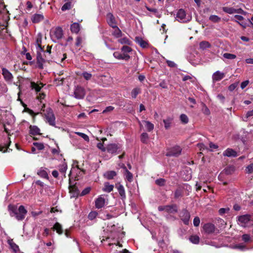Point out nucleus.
Here are the masks:
<instances>
[{
  "label": "nucleus",
  "instance_id": "obj_59",
  "mask_svg": "<svg viewBox=\"0 0 253 253\" xmlns=\"http://www.w3.org/2000/svg\"><path fill=\"white\" fill-rule=\"evenodd\" d=\"M77 134L79 136L82 137L84 140L87 141H89V137L85 133L78 132H77Z\"/></svg>",
  "mask_w": 253,
  "mask_h": 253
},
{
  "label": "nucleus",
  "instance_id": "obj_2",
  "mask_svg": "<svg viewBox=\"0 0 253 253\" xmlns=\"http://www.w3.org/2000/svg\"><path fill=\"white\" fill-rule=\"evenodd\" d=\"M50 36L52 41L55 42L56 40L61 39L63 36V31L60 27L52 29L50 32Z\"/></svg>",
  "mask_w": 253,
  "mask_h": 253
},
{
  "label": "nucleus",
  "instance_id": "obj_37",
  "mask_svg": "<svg viewBox=\"0 0 253 253\" xmlns=\"http://www.w3.org/2000/svg\"><path fill=\"white\" fill-rule=\"evenodd\" d=\"M141 93V89L139 87L133 88L131 92V95L132 98H136L137 95Z\"/></svg>",
  "mask_w": 253,
  "mask_h": 253
},
{
  "label": "nucleus",
  "instance_id": "obj_62",
  "mask_svg": "<svg viewBox=\"0 0 253 253\" xmlns=\"http://www.w3.org/2000/svg\"><path fill=\"white\" fill-rule=\"evenodd\" d=\"M200 223V218L198 216L195 217L193 220V224L195 227L199 226Z\"/></svg>",
  "mask_w": 253,
  "mask_h": 253
},
{
  "label": "nucleus",
  "instance_id": "obj_49",
  "mask_svg": "<svg viewBox=\"0 0 253 253\" xmlns=\"http://www.w3.org/2000/svg\"><path fill=\"white\" fill-rule=\"evenodd\" d=\"M163 122L165 124V128L166 129H168L170 126V124L171 123V119L170 118H168L166 120H164Z\"/></svg>",
  "mask_w": 253,
  "mask_h": 253
},
{
  "label": "nucleus",
  "instance_id": "obj_11",
  "mask_svg": "<svg viewBox=\"0 0 253 253\" xmlns=\"http://www.w3.org/2000/svg\"><path fill=\"white\" fill-rule=\"evenodd\" d=\"M203 228L204 231L208 234L213 233L215 229L214 225L211 223H207L205 224Z\"/></svg>",
  "mask_w": 253,
  "mask_h": 253
},
{
  "label": "nucleus",
  "instance_id": "obj_41",
  "mask_svg": "<svg viewBox=\"0 0 253 253\" xmlns=\"http://www.w3.org/2000/svg\"><path fill=\"white\" fill-rule=\"evenodd\" d=\"M145 123V127L148 131H151L154 128V126L153 124L149 121H144Z\"/></svg>",
  "mask_w": 253,
  "mask_h": 253
},
{
  "label": "nucleus",
  "instance_id": "obj_56",
  "mask_svg": "<svg viewBox=\"0 0 253 253\" xmlns=\"http://www.w3.org/2000/svg\"><path fill=\"white\" fill-rule=\"evenodd\" d=\"M33 145L39 150H42L44 148L43 144L42 143L34 142Z\"/></svg>",
  "mask_w": 253,
  "mask_h": 253
},
{
  "label": "nucleus",
  "instance_id": "obj_1",
  "mask_svg": "<svg viewBox=\"0 0 253 253\" xmlns=\"http://www.w3.org/2000/svg\"><path fill=\"white\" fill-rule=\"evenodd\" d=\"M8 210L11 216H15L18 220H22L27 213V211L25 207L21 205L17 209V206L10 204L8 206Z\"/></svg>",
  "mask_w": 253,
  "mask_h": 253
},
{
  "label": "nucleus",
  "instance_id": "obj_6",
  "mask_svg": "<svg viewBox=\"0 0 253 253\" xmlns=\"http://www.w3.org/2000/svg\"><path fill=\"white\" fill-rule=\"evenodd\" d=\"M238 220L241 223L244 224L248 223L252 224L253 223V215L247 214L239 216L238 217Z\"/></svg>",
  "mask_w": 253,
  "mask_h": 253
},
{
  "label": "nucleus",
  "instance_id": "obj_10",
  "mask_svg": "<svg viewBox=\"0 0 253 253\" xmlns=\"http://www.w3.org/2000/svg\"><path fill=\"white\" fill-rule=\"evenodd\" d=\"M106 21L111 27H114L117 25V22L113 14L109 12L106 15Z\"/></svg>",
  "mask_w": 253,
  "mask_h": 253
},
{
  "label": "nucleus",
  "instance_id": "obj_60",
  "mask_svg": "<svg viewBox=\"0 0 253 253\" xmlns=\"http://www.w3.org/2000/svg\"><path fill=\"white\" fill-rule=\"evenodd\" d=\"M97 147L98 149L101 150L102 152H105L106 151V147H105L104 146V143L102 142H99L97 143Z\"/></svg>",
  "mask_w": 253,
  "mask_h": 253
},
{
  "label": "nucleus",
  "instance_id": "obj_48",
  "mask_svg": "<svg viewBox=\"0 0 253 253\" xmlns=\"http://www.w3.org/2000/svg\"><path fill=\"white\" fill-rule=\"evenodd\" d=\"M148 139V134L146 132H143L141 134L140 140L143 143H146Z\"/></svg>",
  "mask_w": 253,
  "mask_h": 253
},
{
  "label": "nucleus",
  "instance_id": "obj_31",
  "mask_svg": "<svg viewBox=\"0 0 253 253\" xmlns=\"http://www.w3.org/2000/svg\"><path fill=\"white\" fill-rule=\"evenodd\" d=\"M118 191L121 197L122 200L125 199L126 198L125 190L124 186L122 185H120L118 187Z\"/></svg>",
  "mask_w": 253,
  "mask_h": 253
},
{
  "label": "nucleus",
  "instance_id": "obj_21",
  "mask_svg": "<svg viewBox=\"0 0 253 253\" xmlns=\"http://www.w3.org/2000/svg\"><path fill=\"white\" fill-rule=\"evenodd\" d=\"M29 128L30 133L31 135H36L41 134V133H40V129L37 126L31 125L29 126Z\"/></svg>",
  "mask_w": 253,
  "mask_h": 253
},
{
  "label": "nucleus",
  "instance_id": "obj_20",
  "mask_svg": "<svg viewBox=\"0 0 253 253\" xmlns=\"http://www.w3.org/2000/svg\"><path fill=\"white\" fill-rule=\"evenodd\" d=\"M135 41L137 43H138L141 47L143 48H146L148 45V42L146 41L143 40L141 37H135Z\"/></svg>",
  "mask_w": 253,
  "mask_h": 253
},
{
  "label": "nucleus",
  "instance_id": "obj_9",
  "mask_svg": "<svg viewBox=\"0 0 253 253\" xmlns=\"http://www.w3.org/2000/svg\"><path fill=\"white\" fill-rule=\"evenodd\" d=\"M1 71L4 80L8 83L11 82L13 79L12 74L5 68H2Z\"/></svg>",
  "mask_w": 253,
  "mask_h": 253
},
{
  "label": "nucleus",
  "instance_id": "obj_42",
  "mask_svg": "<svg viewBox=\"0 0 253 253\" xmlns=\"http://www.w3.org/2000/svg\"><path fill=\"white\" fill-rule=\"evenodd\" d=\"M209 20L213 23H218L220 21L221 18L217 15H211L210 16Z\"/></svg>",
  "mask_w": 253,
  "mask_h": 253
},
{
  "label": "nucleus",
  "instance_id": "obj_43",
  "mask_svg": "<svg viewBox=\"0 0 253 253\" xmlns=\"http://www.w3.org/2000/svg\"><path fill=\"white\" fill-rule=\"evenodd\" d=\"M9 143L8 144L5 145V146L0 145V151L5 153V152L8 151V149H9V150H11V151L12 150L11 149L9 148V146L11 143V141L10 140L9 138Z\"/></svg>",
  "mask_w": 253,
  "mask_h": 253
},
{
  "label": "nucleus",
  "instance_id": "obj_24",
  "mask_svg": "<svg viewBox=\"0 0 253 253\" xmlns=\"http://www.w3.org/2000/svg\"><path fill=\"white\" fill-rule=\"evenodd\" d=\"M43 18V16L42 14H35L32 18V21L34 23H38L42 21Z\"/></svg>",
  "mask_w": 253,
  "mask_h": 253
},
{
  "label": "nucleus",
  "instance_id": "obj_23",
  "mask_svg": "<svg viewBox=\"0 0 253 253\" xmlns=\"http://www.w3.org/2000/svg\"><path fill=\"white\" fill-rule=\"evenodd\" d=\"M45 169H43L42 168H41L40 169L38 170L37 172V174L42 178L48 179V175L47 172L45 170Z\"/></svg>",
  "mask_w": 253,
  "mask_h": 253
},
{
  "label": "nucleus",
  "instance_id": "obj_45",
  "mask_svg": "<svg viewBox=\"0 0 253 253\" xmlns=\"http://www.w3.org/2000/svg\"><path fill=\"white\" fill-rule=\"evenodd\" d=\"M166 180L164 178H159L155 180V183L159 186H164L165 185Z\"/></svg>",
  "mask_w": 253,
  "mask_h": 253
},
{
  "label": "nucleus",
  "instance_id": "obj_29",
  "mask_svg": "<svg viewBox=\"0 0 253 253\" xmlns=\"http://www.w3.org/2000/svg\"><path fill=\"white\" fill-rule=\"evenodd\" d=\"M117 173L114 170H110L106 172L104 175L107 179H112L114 177L116 176Z\"/></svg>",
  "mask_w": 253,
  "mask_h": 253
},
{
  "label": "nucleus",
  "instance_id": "obj_3",
  "mask_svg": "<svg viewBox=\"0 0 253 253\" xmlns=\"http://www.w3.org/2000/svg\"><path fill=\"white\" fill-rule=\"evenodd\" d=\"M182 149L178 145H175L167 150L166 156L167 157H177L181 154Z\"/></svg>",
  "mask_w": 253,
  "mask_h": 253
},
{
  "label": "nucleus",
  "instance_id": "obj_27",
  "mask_svg": "<svg viewBox=\"0 0 253 253\" xmlns=\"http://www.w3.org/2000/svg\"><path fill=\"white\" fill-rule=\"evenodd\" d=\"M235 170V168L233 165H230L226 167L223 170V172L226 175L232 174Z\"/></svg>",
  "mask_w": 253,
  "mask_h": 253
},
{
  "label": "nucleus",
  "instance_id": "obj_64",
  "mask_svg": "<svg viewBox=\"0 0 253 253\" xmlns=\"http://www.w3.org/2000/svg\"><path fill=\"white\" fill-rule=\"evenodd\" d=\"M247 172L248 173H252L253 171V163L248 165L246 168Z\"/></svg>",
  "mask_w": 253,
  "mask_h": 253
},
{
  "label": "nucleus",
  "instance_id": "obj_34",
  "mask_svg": "<svg viewBox=\"0 0 253 253\" xmlns=\"http://www.w3.org/2000/svg\"><path fill=\"white\" fill-rule=\"evenodd\" d=\"M123 169L126 171V178L129 182H131L133 180V175L129 170H128L126 166H124Z\"/></svg>",
  "mask_w": 253,
  "mask_h": 253
},
{
  "label": "nucleus",
  "instance_id": "obj_17",
  "mask_svg": "<svg viewBox=\"0 0 253 253\" xmlns=\"http://www.w3.org/2000/svg\"><path fill=\"white\" fill-rule=\"evenodd\" d=\"M178 211V207L176 204L166 205V212L169 213H174Z\"/></svg>",
  "mask_w": 253,
  "mask_h": 253
},
{
  "label": "nucleus",
  "instance_id": "obj_19",
  "mask_svg": "<svg viewBox=\"0 0 253 253\" xmlns=\"http://www.w3.org/2000/svg\"><path fill=\"white\" fill-rule=\"evenodd\" d=\"M53 231H56L59 235H62L64 233V230L61 224L59 222H56L51 228Z\"/></svg>",
  "mask_w": 253,
  "mask_h": 253
},
{
  "label": "nucleus",
  "instance_id": "obj_5",
  "mask_svg": "<svg viewBox=\"0 0 253 253\" xmlns=\"http://www.w3.org/2000/svg\"><path fill=\"white\" fill-rule=\"evenodd\" d=\"M179 216L180 218V219L182 221L185 225H189L190 218V214L187 210L186 209H182L180 211Z\"/></svg>",
  "mask_w": 253,
  "mask_h": 253
},
{
  "label": "nucleus",
  "instance_id": "obj_8",
  "mask_svg": "<svg viewBox=\"0 0 253 253\" xmlns=\"http://www.w3.org/2000/svg\"><path fill=\"white\" fill-rule=\"evenodd\" d=\"M75 97L78 99H82L84 98L85 95V91L84 87L77 85L74 90Z\"/></svg>",
  "mask_w": 253,
  "mask_h": 253
},
{
  "label": "nucleus",
  "instance_id": "obj_38",
  "mask_svg": "<svg viewBox=\"0 0 253 253\" xmlns=\"http://www.w3.org/2000/svg\"><path fill=\"white\" fill-rule=\"evenodd\" d=\"M235 8L233 7L224 6L222 7V10L227 13L232 14L235 13Z\"/></svg>",
  "mask_w": 253,
  "mask_h": 253
},
{
  "label": "nucleus",
  "instance_id": "obj_50",
  "mask_svg": "<svg viewBox=\"0 0 253 253\" xmlns=\"http://www.w3.org/2000/svg\"><path fill=\"white\" fill-rule=\"evenodd\" d=\"M121 50L123 52V54H127V53L132 51L131 48L127 45H124L122 47Z\"/></svg>",
  "mask_w": 253,
  "mask_h": 253
},
{
  "label": "nucleus",
  "instance_id": "obj_46",
  "mask_svg": "<svg viewBox=\"0 0 253 253\" xmlns=\"http://www.w3.org/2000/svg\"><path fill=\"white\" fill-rule=\"evenodd\" d=\"M45 118L55 116L52 109L50 108H47L46 110L45 113H44Z\"/></svg>",
  "mask_w": 253,
  "mask_h": 253
},
{
  "label": "nucleus",
  "instance_id": "obj_35",
  "mask_svg": "<svg viewBox=\"0 0 253 253\" xmlns=\"http://www.w3.org/2000/svg\"><path fill=\"white\" fill-rule=\"evenodd\" d=\"M199 46L201 49L204 50L207 48H210L211 47V44L209 42L202 41L200 42Z\"/></svg>",
  "mask_w": 253,
  "mask_h": 253
},
{
  "label": "nucleus",
  "instance_id": "obj_40",
  "mask_svg": "<svg viewBox=\"0 0 253 253\" xmlns=\"http://www.w3.org/2000/svg\"><path fill=\"white\" fill-rule=\"evenodd\" d=\"M189 240L193 244H198L200 242V238L197 235H191L189 237Z\"/></svg>",
  "mask_w": 253,
  "mask_h": 253
},
{
  "label": "nucleus",
  "instance_id": "obj_61",
  "mask_svg": "<svg viewBox=\"0 0 253 253\" xmlns=\"http://www.w3.org/2000/svg\"><path fill=\"white\" fill-rule=\"evenodd\" d=\"M98 213L96 211H91L88 214V218L90 220H93L97 215Z\"/></svg>",
  "mask_w": 253,
  "mask_h": 253
},
{
  "label": "nucleus",
  "instance_id": "obj_52",
  "mask_svg": "<svg viewBox=\"0 0 253 253\" xmlns=\"http://www.w3.org/2000/svg\"><path fill=\"white\" fill-rule=\"evenodd\" d=\"M180 119L181 122L184 124L188 123L189 121V119L187 115L183 114L180 115Z\"/></svg>",
  "mask_w": 253,
  "mask_h": 253
},
{
  "label": "nucleus",
  "instance_id": "obj_33",
  "mask_svg": "<svg viewBox=\"0 0 253 253\" xmlns=\"http://www.w3.org/2000/svg\"><path fill=\"white\" fill-rule=\"evenodd\" d=\"M186 16L185 11L183 9H180L177 12L176 17L179 18L180 20H183Z\"/></svg>",
  "mask_w": 253,
  "mask_h": 253
},
{
  "label": "nucleus",
  "instance_id": "obj_51",
  "mask_svg": "<svg viewBox=\"0 0 253 253\" xmlns=\"http://www.w3.org/2000/svg\"><path fill=\"white\" fill-rule=\"evenodd\" d=\"M223 57L228 59H234L236 58V55L229 53H225L223 55Z\"/></svg>",
  "mask_w": 253,
  "mask_h": 253
},
{
  "label": "nucleus",
  "instance_id": "obj_28",
  "mask_svg": "<svg viewBox=\"0 0 253 253\" xmlns=\"http://www.w3.org/2000/svg\"><path fill=\"white\" fill-rule=\"evenodd\" d=\"M70 29L72 33L77 34L80 30V25L78 23L75 22L71 24Z\"/></svg>",
  "mask_w": 253,
  "mask_h": 253
},
{
  "label": "nucleus",
  "instance_id": "obj_26",
  "mask_svg": "<svg viewBox=\"0 0 253 253\" xmlns=\"http://www.w3.org/2000/svg\"><path fill=\"white\" fill-rule=\"evenodd\" d=\"M70 192L73 194L74 197H78L80 195V191L76 185L69 186Z\"/></svg>",
  "mask_w": 253,
  "mask_h": 253
},
{
  "label": "nucleus",
  "instance_id": "obj_54",
  "mask_svg": "<svg viewBox=\"0 0 253 253\" xmlns=\"http://www.w3.org/2000/svg\"><path fill=\"white\" fill-rule=\"evenodd\" d=\"M31 87L33 89H35L36 92H38L40 91L41 89V87L39 86L38 84L35 83V82H31Z\"/></svg>",
  "mask_w": 253,
  "mask_h": 253
},
{
  "label": "nucleus",
  "instance_id": "obj_55",
  "mask_svg": "<svg viewBox=\"0 0 253 253\" xmlns=\"http://www.w3.org/2000/svg\"><path fill=\"white\" fill-rule=\"evenodd\" d=\"M91 190V188L90 187H87L85 188L84 189L81 193H80L79 196H84V195H86L88 194Z\"/></svg>",
  "mask_w": 253,
  "mask_h": 253
},
{
  "label": "nucleus",
  "instance_id": "obj_47",
  "mask_svg": "<svg viewBox=\"0 0 253 253\" xmlns=\"http://www.w3.org/2000/svg\"><path fill=\"white\" fill-rule=\"evenodd\" d=\"M45 118L55 116L52 109L50 108H47L46 110L45 113H44Z\"/></svg>",
  "mask_w": 253,
  "mask_h": 253
},
{
  "label": "nucleus",
  "instance_id": "obj_58",
  "mask_svg": "<svg viewBox=\"0 0 253 253\" xmlns=\"http://www.w3.org/2000/svg\"><path fill=\"white\" fill-rule=\"evenodd\" d=\"M82 75L87 81L89 80L92 77V75L86 72H84Z\"/></svg>",
  "mask_w": 253,
  "mask_h": 253
},
{
  "label": "nucleus",
  "instance_id": "obj_16",
  "mask_svg": "<svg viewBox=\"0 0 253 253\" xmlns=\"http://www.w3.org/2000/svg\"><path fill=\"white\" fill-rule=\"evenodd\" d=\"M225 77V74L221 73L219 71H216L213 73L212 78L213 82H215L219 81Z\"/></svg>",
  "mask_w": 253,
  "mask_h": 253
},
{
  "label": "nucleus",
  "instance_id": "obj_32",
  "mask_svg": "<svg viewBox=\"0 0 253 253\" xmlns=\"http://www.w3.org/2000/svg\"><path fill=\"white\" fill-rule=\"evenodd\" d=\"M8 243L9 245L10 248L12 250L15 252L16 253L19 250V247L18 245H17L13 241L12 239L9 240L8 241Z\"/></svg>",
  "mask_w": 253,
  "mask_h": 253
},
{
  "label": "nucleus",
  "instance_id": "obj_15",
  "mask_svg": "<svg viewBox=\"0 0 253 253\" xmlns=\"http://www.w3.org/2000/svg\"><path fill=\"white\" fill-rule=\"evenodd\" d=\"M95 207L97 209H101L105 205V200L103 195L100 196L95 201Z\"/></svg>",
  "mask_w": 253,
  "mask_h": 253
},
{
  "label": "nucleus",
  "instance_id": "obj_53",
  "mask_svg": "<svg viewBox=\"0 0 253 253\" xmlns=\"http://www.w3.org/2000/svg\"><path fill=\"white\" fill-rule=\"evenodd\" d=\"M71 8V2H67L63 4V5L61 7V10L62 11H65L66 10H69Z\"/></svg>",
  "mask_w": 253,
  "mask_h": 253
},
{
  "label": "nucleus",
  "instance_id": "obj_36",
  "mask_svg": "<svg viewBox=\"0 0 253 253\" xmlns=\"http://www.w3.org/2000/svg\"><path fill=\"white\" fill-rule=\"evenodd\" d=\"M114 185H110L108 182H105L103 190L105 192H110L113 190Z\"/></svg>",
  "mask_w": 253,
  "mask_h": 253
},
{
  "label": "nucleus",
  "instance_id": "obj_30",
  "mask_svg": "<svg viewBox=\"0 0 253 253\" xmlns=\"http://www.w3.org/2000/svg\"><path fill=\"white\" fill-rule=\"evenodd\" d=\"M42 36L41 35V34H38L36 39V45H37L40 50H43L44 46H42Z\"/></svg>",
  "mask_w": 253,
  "mask_h": 253
},
{
  "label": "nucleus",
  "instance_id": "obj_44",
  "mask_svg": "<svg viewBox=\"0 0 253 253\" xmlns=\"http://www.w3.org/2000/svg\"><path fill=\"white\" fill-rule=\"evenodd\" d=\"M47 122L49 124V125L55 126V116L52 117H49L47 118H46Z\"/></svg>",
  "mask_w": 253,
  "mask_h": 253
},
{
  "label": "nucleus",
  "instance_id": "obj_12",
  "mask_svg": "<svg viewBox=\"0 0 253 253\" xmlns=\"http://www.w3.org/2000/svg\"><path fill=\"white\" fill-rule=\"evenodd\" d=\"M68 168V165L67 163L65 162V159H64L63 161L61 164L59 165L57 167L59 172L61 174L63 175V177H66V172Z\"/></svg>",
  "mask_w": 253,
  "mask_h": 253
},
{
  "label": "nucleus",
  "instance_id": "obj_57",
  "mask_svg": "<svg viewBox=\"0 0 253 253\" xmlns=\"http://www.w3.org/2000/svg\"><path fill=\"white\" fill-rule=\"evenodd\" d=\"M230 211V209L229 208H220L218 210V213L220 215H223L224 213L228 212Z\"/></svg>",
  "mask_w": 253,
  "mask_h": 253
},
{
  "label": "nucleus",
  "instance_id": "obj_22",
  "mask_svg": "<svg viewBox=\"0 0 253 253\" xmlns=\"http://www.w3.org/2000/svg\"><path fill=\"white\" fill-rule=\"evenodd\" d=\"M114 31L112 32V35L116 38H119L122 36V32L119 28L116 25L114 27H112Z\"/></svg>",
  "mask_w": 253,
  "mask_h": 253
},
{
  "label": "nucleus",
  "instance_id": "obj_4",
  "mask_svg": "<svg viewBox=\"0 0 253 253\" xmlns=\"http://www.w3.org/2000/svg\"><path fill=\"white\" fill-rule=\"evenodd\" d=\"M121 145L120 144L111 143L106 146V151L108 153L114 155L119 154L121 152Z\"/></svg>",
  "mask_w": 253,
  "mask_h": 253
},
{
  "label": "nucleus",
  "instance_id": "obj_7",
  "mask_svg": "<svg viewBox=\"0 0 253 253\" xmlns=\"http://www.w3.org/2000/svg\"><path fill=\"white\" fill-rule=\"evenodd\" d=\"M36 60L37 67L40 69H43V63L46 62H47L46 56L43 57L41 52L38 50Z\"/></svg>",
  "mask_w": 253,
  "mask_h": 253
},
{
  "label": "nucleus",
  "instance_id": "obj_13",
  "mask_svg": "<svg viewBox=\"0 0 253 253\" xmlns=\"http://www.w3.org/2000/svg\"><path fill=\"white\" fill-rule=\"evenodd\" d=\"M184 196V188L179 186L174 192V198L176 200L179 199Z\"/></svg>",
  "mask_w": 253,
  "mask_h": 253
},
{
  "label": "nucleus",
  "instance_id": "obj_39",
  "mask_svg": "<svg viewBox=\"0 0 253 253\" xmlns=\"http://www.w3.org/2000/svg\"><path fill=\"white\" fill-rule=\"evenodd\" d=\"M119 43L122 44H126V45H131V41H130L127 38L124 37L122 39H120L118 40Z\"/></svg>",
  "mask_w": 253,
  "mask_h": 253
},
{
  "label": "nucleus",
  "instance_id": "obj_18",
  "mask_svg": "<svg viewBox=\"0 0 253 253\" xmlns=\"http://www.w3.org/2000/svg\"><path fill=\"white\" fill-rule=\"evenodd\" d=\"M223 155L228 157H236L237 156L236 151L231 148H227L223 153Z\"/></svg>",
  "mask_w": 253,
  "mask_h": 253
},
{
  "label": "nucleus",
  "instance_id": "obj_63",
  "mask_svg": "<svg viewBox=\"0 0 253 253\" xmlns=\"http://www.w3.org/2000/svg\"><path fill=\"white\" fill-rule=\"evenodd\" d=\"M253 116V110L247 112V113H246V116L245 117V119H243V121H247V119L249 117Z\"/></svg>",
  "mask_w": 253,
  "mask_h": 253
},
{
  "label": "nucleus",
  "instance_id": "obj_14",
  "mask_svg": "<svg viewBox=\"0 0 253 253\" xmlns=\"http://www.w3.org/2000/svg\"><path fill=\"white\" fill-rule=\"evenodd\" d=\"M113 56L114 57L117 59L119 60H125L126 61L128 60L130 58V56L128 54H122L120 52L116 51L113 53Z\"/></svg>",
  "mask_w": 253,
  "mask_h": 253
},
{
  "label": "nucleus",
  "instance_id": "obj_25",
  "mask_svg": "<svg viewBox=\"0 0 253 253\" xmlns=\"http://www.w3.org/2000/svg\"><path fill=\"white\" fill-rule=\"evenodd\" d=\"M51 46L48 45L46 47V49L44 50H40L41 51L43 52V53H46L48 54V56L45 55V56L46 57V60L48 63H49L50 61H51L52 57L51 55Z\"/></svg>",
  "mask_w": 253,
  "mask_h": 253
}]
</instances>
